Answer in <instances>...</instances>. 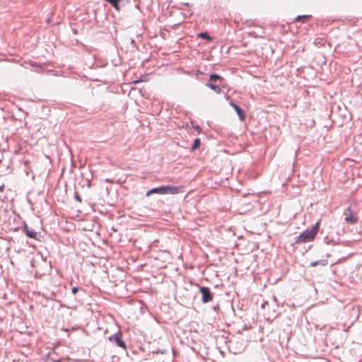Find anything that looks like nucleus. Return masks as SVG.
Wrapping results in <instances>:
<instances>
[{"mask_svg": "<svg viewBox=\"0 0 362 362\" xmlns=\"http://www.w3.org/2000/svg\"><path fill=\"white\" fill-rule=\"evenodd\" d=\"M108 340L115 344L117 346L122 348L124 350H127V345L125 341L122 338V333L117 332L114 334L108 337Z\"/></svg>", "mask_w": 362, "mask_h": 362, "instance_id": "7ed1b4c3", "label": "nucleus"}, {"mask_svg": "<svg viewBox=\"0 0 362 362\" xmlns=\"http://www.w3.org/2000/svg\"><path fill=\"white\" fill-rule=\"evenodd\" d=\"M105 181H106L107 182H112V181H111L110 179H106V180H105Z\"/></svg>", "mask_w": 362, "mask_h": 362, "instance_id": "b1692460", "label": "nucleus"}, {"mask_svg": "<svg viewBox=\"0 0 362 362\" xmlns=\"http://www.w3.org/2000/svg\"><path fill=\"white\" fill-rule=\"evenodd\" d=\"M180 192H182V187L181 186L163 185L151 189L146 192V196L149 197L153 194H176Z\"/></svg>", "mask_w": 362, "mask_h": 362, "instance_id": "f03ea898", "label": "nucleus"}, {"mask_svg": "<svg viewBox=\"0 0 362 362\" xmlns=\"http://www.w3.org/2000/svg\"><path fill=\"white\" fill-rule=\"evenodd\" d=\"M328 264L327 260L326 259H320L317 261H313L310 263V266L312 267H316L317 265L326 266Z\"/></svg>", "mask_w": 362, "mask_h": 362, "instance_id": "9d476101", "label": "nucleus"}, {"mask_svg": "<svg viewBox=\"0 0 362 362\" xmlns=\"http://www.w3.org/2000/svg\"><path fill=\"white\" fill-rule=\"evenodd\" d=\"M183 4H184L185 6H190V4H189L188 2L183 3Z\"/></svg>", "mask_w": 362, "mask_h": 362, "instance_id": "5701e85b", "label": "nucleus"}, {"mask_svg": "<svg viewBox=\"0 0 362 362\" xmlns=\"http://www.w3.org/2000/svg\"><path fill=\"white\" fill-rule=\"evenodd\" d=\"M229 103H230V106L233 107L234 109H235V107L238 106V105L236 103H235L233 100H230Z\"/></svg>", "mask_w": 362, "mask_h": 362, "instance_id": "a211bd4d", "label": "nucleus"}, {"mask_svg": "<svg viewBox=\"0 0 362 362\" xmlns=\"http://www.w3.org/2000/svg\"><path fill=\"white\" fill-rule=\"evenodd\" d=\"M200 144H201L200 139H199V138L195 139L192 145L191 150L192 151L196 150L197 148H198L199 147Z\"/></svg>", "mask_w": 362, "mask_h": 362, "instance_id": "f8f14e48", "label": "nucleus"}, {"mask_svg": "<svg viewBox=\"0 0 362 362\" xmlns=\"http://www.w3.org/2000/svg\"><path fill=\"white\" fill-rule=\"evenodd\" d=\"M209 82H211V83L218 82V83H220V86H221L222 87H225V86H226L225 79L222 76H221L220 75H218L217 74H210Z\"/></svg>", "mask_w": 362, "mask_h": 362, "instance_id": "423d86ee", "label": "nucleus"}, {"mask_svg": "<svg viewBox=\"0 0 362 362\" xmlns=\"http://www.w3.org/2000/svg\"><path fill=\"white\" fill-rule=\"evenodd\" d=\"M312 16L310 15H303V16H298L295 18V21L296 22H301V23H305L308 19H310Z\"/></svg>", "mask_w": 362, "mask_h": 362, "instance_id": "9b49d317", "label": "nucleus"}, {"mask_svg": "<svg viewBox=\"0 0 362 362\" xmlns=\"http://www.w3.org/2000/svg\"><path fill=\"white\" fill-rule=\"evenodd\" d=\"M197 37L202 38V39H205L206 40H211V37L209 36V35L208 34L207 32H203V33H199L197 35Z\"/></svg>", "mask_w": 362, "mask_h": 362, "instance_id": "ddd939ff", "label": "nucleus"}, {"mask_svg": "<svg viewBox=\"0 0 362 362\" xmlns=\"http://www.w3.org/2000/svg\"><path fill=\"white\" fill-rule=\"evenodd\" d=\"M4 189V185L0 186V192H3Z\"/></svg>", "mask_w": 362, "mask_h": 362, "instance_id": "412c9836", "label": "nucleus"}, {"mask_svg": "<svg viewBox=\"0 0 362 362\" xmlns=\"http://www.w3.org/2000/svg\"><path fill=\"white\" fill-rule=\"evenodd\" d=\"M344 216V220L351 224H355L358 221V218L354 216L350 207L346 209Z\"/></svg>", "mask_w": 362, "mask_h": 362, "instance_id": "39448f33", "label": "nucleus"}, {"mask_svg": "<svg viewBox=\"0 0 362 362\" xmlns=\"http://www.w3.org/2000/svg\"><path fill=\"white\" fill-rule=\"evenodd\" d=\"M324 241L327 245H331V244L334 245V241L333 240H330L328 237H325L324 239Z\"/></svg>", "mask_w": 362, "mask_h": 362, "instance_id": "4468645a", "label": "nucleus"}, {"mask_svg": "<svg viewBox=\"0 0 362 362\" xmlns=\"http://www.w3.org/2000/svg\"><path fill=\"white\" fill-rule=\"evenodd\" d=\"M23 231L26 235L27 237L33 239H37V232L33 228H30L25 223H24L22 227Z\"/></svg>", "mask_w": 362, "mask_h": 362, "instance_id": "0eeeda50", "label": "nucleus"}, {"mask_svg": "<svg viewBox=\"0 0 362 362\" xmlns=\"http://www.w3.org/2000/svg\"><path fill=\"white\" fill-rule=\"evenodd\" d=\"M145 81H146L145 79L139 78V79H137V80L134 81L133 83L136 84V83H138L139 82Z\"/></svg>", "mask_w": 362, "mask_h": 362, "instance_id": "6ab92c4d", "label": "nucleus"}, {"mask_svg": "<svg viewBox=\"0 0 362 362\" xmlns=\"http://www.w3.org/2000/svg\"><path fill=\"white\" fill-rule=\"evenodd\" d=\"M78 290H79V288L78 287H76V286L73 287L71 289L72 294L76 295L78 293Z\"/></svg>", "mask_w": 362, "mask_h": 362, "instance_id": "f3484780", "label": "nucleus"}, {"mask_svg": "<svg viewBox=\"0 0 362 362\" xmlns=\"http://www.w3.org/2000/svg\"><path fill=\"white\" fill-rule=\"evenodd\" d=\"M320 226V220L317 221L311 228L306 229L295 238L296 244L305 243L313 241L318 233Z\"/></svg>", "mask_w": 362, "mask_h": 362, "instance_id": "f257e3e1", "label": "nucleus"}, {"mask_svg": "<svg viewBox=\"0 0 362 362\" xmlns=\"http://www.w3.org/2000/svg\"><path fill=\"white\" fill-rule=\"evenodd\" d=\"M205 86L211 90H213L216 93L220 94L221 93V86H220V83L218 85H216L214 83L211 82H206L205 83Z\"/></svg>", "mask_w": 362, "mask_h": 362, "instance_id": "6e6552de", "label": "nucleus"}, {"mask_svg": "<svg viewBox=\"0 0 362 362\" xmlns=\"http://www.w3.org/2000/svg\"><path fill=\"white\" fill-rule=\"evenodd\" d=\"M74 197H75L76 200H77L78 202H82L81 197L78 194V192H75Z\"/></svg>", "mask_w": 362, "mask_h": 362, "instance_id": "dca6fc26", "label": "nucleus"}, {"mask_svg": "<svg viewBox=\"0 0 362 362\" xmlns=\"http://www.w3.org/2000/svg\"><path fill=\"white\" fill-rule=\"evenodd\" d=\"M198 286L199 293L202 295V301L204 303H207L211 301L214 298V293L211 291L210 288L206 286Z\"/></svg>", "mask_w": 362, "mask_h": 362, "instance_id": "20e7f679", "label": "nucleus"}, {"mask_svg": "<svg viewBox=\"0 0 362 362\" xmlns=\"http://www.w3.org/2000/svg\"><path fill=\"white\" fill-rule=\"evenodd\" d=\"M234 110H235L236 113L238 114L239 119L241 121H244L245 119V115L244 110L242 108H240L238 105L235 107Z\"/></svg>", "mask_w": 362, "mask_h": 362, "instance_id": "1a4fd4ad", "label": "nucleus"}, {"mask_svg": "<svg viewBox=\"0 0 362 362\" xmlns=\"http://www.w3.org/2000/svg\"><path fill=\"white\" fill-rule=\"evenodd\" d=\"M218 308H219L218 305H216V306H214V310H217Z\"/></svg>", "mask_w": 362, "mask_h": 362, "instance_id": "4be33fe9", "label": "nucleus"}, {"mask_svg": "<svg viewBox=\"0 0 362 362\" xmlns=\"http://www.w3.org/2000/svg\"><path fill=\"white\" fill-rule=\"evenodd\" d=\"M49 358L54 362H62V359L58 357H54L52 355L49 356Z\"/></svg>", "mask_w": 362, "mask_h": 362, "instance_id": "2eb2a0df", "label": "nucleus"}, {"mask_svg": "<svg viewBox=\"0 0 362 362\" xmlns=\"http://www.w3.org/2000/svg\"><path fill=\"white\" fill-rule=\"evenodd\" d=\"M194 128H195V129H196L199 132H201V130H202L201 127H199V126H197V127H195Z\"/></svg>", "mask_w": 362, "mask_h": 362, "instance_id": "aec40b11", "label": "nucleus"}]
</instances>
